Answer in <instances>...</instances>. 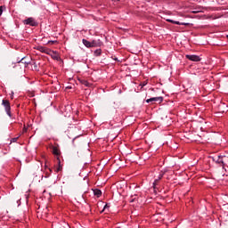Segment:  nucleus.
<instances>
[{
  "mask_svg": "<svg viewBox=\"0 0 228 228\" xmlns=\"http://www.w3.org/2000/svg\"><path fill=\"white\" fill-rule=\"evenodd\" d=\"M213 160L216 161L217 165H220L223 168H224L228 164V157L225 155H218L217 159L214 158Z\"/></svg>",
  "mask_w": 228,
  "mask_h": 228,
  "instance_id": "1",
  "label": "nucleus"
},
{
  "mask_svg": "<svg viewBox=\"0 0 228 228\" xmlns=\"http://www.w3.org/2000/svg\"><path fill=\"white\" fill-rule=\"evenodd\" d=\"M2 104L5 108V111L9 117H12V112L10 111L12 108L10 107V101L8 100H3Z\"/></svg>",
  "mask_w": 228,
  "mask_h": 228,
  "instance_id": "2",
  "label": "nucleus"
},
{
  "mask_svg": "<svg viewBox=\"0 0 228 228\" xmlns=\"http://www.w3.org/2000/svg\"><path fill=\"white\" fill-rule=\"evenodd\" d=\"M23 24H26L27 26H37V21H35V19L33 18H28L27 20H24Z\"/></svg>",
  "mask_w": 228,
  "mask_h": 228,
  "instance_id": "3",
  "label": "nucleus"
},
{
  "mask_svg": "<svg viewBox=\"0 0 228 228\" xmlns=\"http://www.w3.org/2000/svg\"><path fill=\"white\" fill-rule=\"evenodd\" d=\"M146 102L149 104L150 102H152L154 104V102H163V97L159 96V97H153V98H150L148 100H146Z\"/></svg>",
  "mask_w": 228,
  "mask_h": 228,
  "instance_id": "4",
  "label": "nucleus"
},
{
  "mask_svg": "<svg viewBox=\"0 0 228 228\" xmlns=\"http://www.w3.org/2000/svg\"><path fill=\"white\" fill-rule=\"evenodd\" d=\"M185 58H187V60H190L191 61H200V57L198 55L187 54L185 55Z\"/></svg>",
  "mask_w": 228,
  "mask_h": 228,
  "instance_id": "5",
  "label": "nucleus"
},
{
  "mask_svg": "<svg viewBox=\"0 0 228 228\" xmlns=\"http://www.w3.org/2000/svg\"><path fill=\"white\" fill-rule=\"evenodd\" d=\"M52 152L54 156H57V157L61 154V151H60V148H58V146H53Z\"/></svg>",
  "mask_w": 228,
  "mask_h": 228,
  "instance_id": "6",
  "label": "nucleus"
},
{
  "mask_svg": "<svg viewBox=\"0 0 228 228\" xmlns=\"http://www.w3.org/2000/svg\"><path fill=\"white\" fill-rule=\"evenodd\" d=\"M38 51H40V53H45V54H49L51 53V49L44 47V46H38Z\"/></svg>",
  "mask_w": 228,
  "mask_h": 228,
  "instance_id": "7",
  "label": "nucleus"
},
{
  "mask_svg": "<svg viewBox=\"0 0 228 228\" xmlns=\"http://www.w3.org/2000/svg\"><path fill=\"white\" fill-rule=\"evenodd\" d=\"M167 21L171 22V24H176L177 26H188V23H183V22L175 21V20H170V19H167Z\"/></svg>",
  "mask_w": 228,
  "mask_h": 228,
  "instance_id": "8",
  "label": "nucleus"
},
{
  "mask_svg": "<svg viewBox=\"0 0 228 228\" xmlns=\"http://www.w3.org/2000/svg\"><path fill=\"white\" fill-rule=\"evenodd\" d=\"M49 56L53 58V60H60V56L58 53H56L54 51L51 50L50 53H48Z\"/></svg>",
  "mask_w": 228,
  "mask_h": 228,
  "instance_id": "9",
  "label": "nucleus"
},
{
  "mask_svg": "<svg viewBox=\"0 0 228 228\" xmlns=\"http://www.w3.org/2000/svg\"><path fill=\"white\" fill-rule=\"evenodd\" d=\"M100 45H101V43L99 42V40L98 41L93 40L91 42V47H99Z\"/></svg>",
  "mask_w": 228,
  "mask_h": 228,
  "instance_id": "10",
  "label": "nucleus"
},
{
  "mask_svg": "<svg viewBox=\"0 0 228 228\" xmlns=\"http://www.w3.org/2000/svg\"><path fill=\"white\" fill-rule=\"evenodd\" d=\"M57 159H58V167L55 168V172H61V161L60 160V157H57Z\"/></svg>",
  "mask_w": 228,
  "mask_h": 228,
  "instance_id": "11",
  "label": "nucleus"
},
{
  "mask_svg": "<svg viewBox=\"0 0 228 228\" xmlns=\"http://www.w3.org/2000/svg\"><path fill=\"white\" fill-rule=\"evenodd\" d=\"M94 194L96 196V197H101V195H102V191L99 189H94Z\"/></svg>",
  "mask_w": 228,
  "mask_h": 228,
  "instance_id": "12",
  "label": "nucleus"
},
{
  "mask_svg": "<svg viewBox=\"0 0 228 228\" xmlns=\"http://www.w3.org/2000/svg\"><path fill=\"white\" fill-rule=\"evenodd\" d=\"M84 45H86V47H92V43L86 39H83L82 40Z\"/></svg>",
  "mask_w": 228,
  "mask_h": 228,
  "instance_id": "13",
  "label": "nucleus"
},
{
  "mask_svg": "<svg viewBox=\"0 0 228 228\" xmlns=\"http://www.w3.org/2000/svg\"><path fill=\"white\" fill-rule=\"evenodd\" d=\"M19 63H24L25 67L29 65V61H26V58H22Z\"/></svg>",
  "mask_w": 228,
  "mask_h": 228,
  "instance_id": "14",
  "label": "nucleus"
},
{
  "mask_svg": "<svg viewBox=\"0 0 228 228\" xmlns=\"http://www.w3.org/2000/svg\"><path fill=\"white\" fill-rule=\"evenodd\" d=\"M4 10H6V6L1 5V6H0V17L3 15V11H4Z\"/></svg>",
  "mask_w": 228,
  "mask_h": 228,
  "instance_id": "15",
  "label": "nucleus"
},
{
  "mask_svg": "<svg viewBox=\"0 0 228 228\" xmlns=\"http://www.w3.org/2000/svg\"><path fill=\"white\" fill-rule=\"evenodd\" d=\"M95 56H101V50H96L94 52Z\"/></svg>",
  "mask_w": 228,
  "mask_h": 228,
  "instance_id": "16",
  "label": "nucleus"
},
{
  "mask_svg": "<svg viewBox=\"0 0 228 228\" xmlns=\"http://www.w3.org/2000/svg\"><path fill=\"white\" fill-rule=\"evenodd\" d=\"M83 85H85V86H90V83H88L86 80L83 81Z\"/></svg>",
  "mask_w": 228,
  "mask_h": 228,
  "instance_id": "17",
  "label": "nucleus"
},
{
  "mask_svg": "<svg viewBox=\"0 0 228 228\" xmlns=\"http://www.w3.org/2000/svg\"><path fill=\"white\" fill-rule=\"evenodd\" d=\"M28 132V128H26V126L23 127V133H27Z\"/></svg>",
  "mask_w": 228,
  "mask_h": 228,
  "instance_id": "18",
  "label": "nucleus"
},
{
  "mask_svg": "<svg viewBox=\"0 0 228 228\" xmlns=\"http://www.w3.org/2000/svg\"><path fill=\"white\" fill-rule=\"evenodd\" d=\"M48 44H54V41H49Z\"/></svg>",
  "mask_w": 228,
  "mask_h": 228,
  "instance_id": "19",
  "label": "nucleus"
},
{
  "mask_svg": "<svg viewBox=\"0 0 228 228\" xmlns=\"http://www.w3.org/2000/svg\"><path fill=\"white\" fill-rule=\"evenodd\" d=\"M107 208H108V205H105L104 209H106Z\"/></svg>",
  "mask_w": 228,
  "mask_h": 228,
  "instance_id": "20",
  "label": "nucleus"
},
{
  "mask_svg": "<svg viewBox=\"0 0 228 228\" xmlns=\"http://www.w3.org/2000/svg\"><path fill=\"white\" fill-rule=\"evenodd\" d=\"M114 60H115L116 61H118V58H115Z\"/></svg>",
  "mask_w": 228,
  "mask_h": 228,
  "instance_id": "21",
  "label": "nucleus"
},
{
  "mask_svg": "<svg viewBox=\"0 0 228 228\" xmlns=\"http://www.w3.org/2000/svg\"><path fill=\"white\" fill-rule=\"evenodd\" d=\"M161 177H163V175H160V176L159 177V179H161Z\"/></svg>",
  "mask_w": 228,
  "mask_h": 228,
  "instance_id": "22",
  "label": "nucleus"
},
{
  "mask_svg": "<svg viewBox=\"0 0 228 228\" xmlns=\"http://www.w3.org/2000/svg\"><path fill=\"white\" fill-rule=\"evenodd\" d=\"M49 171H50V172H53V170H51V168H49Z\"/></svg>",
  "mask_w": 228,
  "mask_h": 228,
  "instance_id": "23",
  "label": "nucleus"
},
{
  "mask_svg": "<svg viewBox=\"0 0 228 228\" xmlns=\"http://www.w3.org/2000/svg\"><path fill=\"white\" fill-rule=\"evenodd\" d=\"M155 183H158V180H155Z\"/></svg>",
  "mask_w": 228,
  "mask_h": 228,
  "instance_id": "24",
  "label": "nucleus"
}]
</instances>
